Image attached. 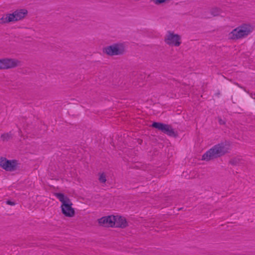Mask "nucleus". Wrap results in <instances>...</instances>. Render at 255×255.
I'll use <instances>...</instances> for the list:
<instances>
[{
  "label": "nucleus",
  "mask_w": 255,
  "mask_h": 255,
  "mask_svg": "<svg viewBox=\"0 0 255 255\" xmlns=\"http://www.w3.org/2000/svg\"><path fill=\"white\" fill-rule=\"evenodd\" d=\"M106 176H100V178L99 179V181L101 182V183H105L106 181Z\"/></svg>",
  "instance_id": "obj_14"
},
{
  "label": "nucleus",
  "mask_w": 255,
  "mask_h": 255,
  "mask_svg": "<svg viewBox=\"0 0 255 255\" xmlns=\"http://www.w3.org/2000/svg\"><path fill=\"white\" fill-rule=\"evenodd\" d=\"M164 40L167 44L172 46H179L181 43L180 36L170 31L167 32Z\"/></svg>",
  "instance_id": "obj_8"
},
{
  "label": "nucleus",
  "mask_w": 255,
  "mask_h": 255,
  "mask_svg": "<svg viewBox=\"0 0 255 255\" xmlns=\"http://www.w3.org/2000/svg\"><path fill=\"white\" fill-rule=\"evenodd\" d=\"M54 195L61 203L60 207L62 214L67 217H73L75 215V210L69 198L62 193H55Z\"/></svg>",
  "instance_id": "obj_2"
},
{
  "label": "nucleus",
  "mask_w": 255,
  "mask_h": 255,
  "mask_svg": "<svg viewBox=\"0 0 255 255\" xmlns=\"http://www.w3.org/2000/svg\"><path fill=\"white\" fill-rule=\"evenodd\" d=\"M152 127L166 134L168 136L175 137L176 133L170 125L158 122H154Z\"/></svg>",
  "instance_id": "obj_7"
},
{
  "label": "nucleus",
  "mask_w": 255,
  "mask_h": 255,
  "mask_svg": "<svg viewBox=\"0 0 255 255\" xmlns=\"http://www.w3.org/2000/svg\"><path fill=\"white\" fill-rule=\"evenodd\" d=\"M11 137L12 134L11 132L2 134L0 136L1 139L4 141L8 140Z\"/></svg>",
  "instance_id": "obj_12"
},
{
  "label": "nucleus",
  "mask_w": 255,
  "mask_h": 255,
  "mask_svg": "<svg viewBox=\"0 0 255 255\" xmlns=\"http://www.w3.org/2000/svg\"><path fill=\"white\" fill-rule=\"evenodd\" d=\"M237 159L235 158V159H233V160L231 161V162L232 163V164H237Z\"/></svg>",
  "instance_id": "obj_16"
},
{
  "label": "nucleus",
  "mask_w": 255,
  "mask_h": 255,
  "mask_svg": "<svg viewBox=\"0 0 255 255\" xmlns=\"http://www.w3.org/2000/svg\"><path fill=\"white\" fill-rule=\"evenodd\" d=\"M114 215L104 216L98 220V223L103 226L114 227Z\"/></svg>",
  "instance_id": "obj_10"
},
{
  "label": "nucleus",
  "mask_w": 255,
  "mask_h": 255,
  "mask_svg": "<svg viewBox=\"0 0 255 255\" xmlns=\"http://www.w3.org/2000/svg\"><path fill=\"white\" fill-rule=\"evenodd\" d=\"M229 143L222 142L214 145L208 150L202 156V160L208 161L221 157L229 151Z\"/></svg>",
  "instance_id": "obj_1"
},
{
  "label": "nucleus",
  "mask_w": 255,
  "mask_h": 255,
  "mask_svg": "<svg viewBox=\"0 0 255 255\" xmlns=\"http://www.w3.org/2000/svg\"><path fill=\"white\" fill-rule=\"evenodd\" d=\"M27 13V11L25 9L16 10L12 13H8L3 15L0 18V23H5L19 20L23 18Z\"/></svg>",
  "instance_id": "obj_5"
},
{
  "label": "nucleus",
  "mask_w": 255,
  "mask_h": 255,
  "mask_svg": "<svg viewBox=\"0 0 255 255\" xmlns=\"http://www.w3.org/2000/svg\"><path fill=\"white\" fill-rule=\"evenodd\" d=\"M20 62L15 59H0V70L13 68L17 66Z\"/></svg>",
  "instance_id": "obj_9"
},
{
  "label": "nucleus",
  "mask_w": 255,
  "mask_h": 255,
  "mask_svg": "<svg viewBox=\"0 0 255 255\" xmlns=\"http://www.w3.org/2000/svg\"><path fill=\"white\" fill-rule=\"evenodd\" d=\"M125 47L123 44L116 43L105 47L103 51L107 54L113 56L118 55L124 53Z\"/></svg>",
  "instance_id": "obj_6"
},
{
  "label": "nucleus",
  "mask_w": 255,
  "mask_h": 255,
  "mask_svg": "<svg viewBox=\"0 0 255 255\" xmlns=\"http://www.w3.org/2000/svg\"><path fill=\"white\" fill-rule=\"evenodd\" d=\"M253 30L251 24H243L233 29L229 34V38L231 39H240L248 36Z\"/></svg>",
  "instance_id": "obj_3"
},
{
  "label": "nucleus",
  "mask_w": 255,
  "mask_h": 255,
  "mask_svg": "<svg viewBox=\"0 0 255 255\" xmlns=\"http://www.w3.org/2000/svg\"><path fill=\"white\" fill-rule=\"evenodd\" d=\"M166 0H156V3H161L165 2Z\"/></svg>",
  "instance_id": "obj_15"
},
{
  "label": "nucleus",
  "mask_w": 255,
  "mask_h": 255,
  "mask_svg": "<svg viewBox=\"0 0 255 255\" xmlns=\"http://www.w3.org/2000/svg\"><path fill=\"white\" fill-rule=\"evenodd\" d=\"M100 175L103 176V175H104V173H102V174H100Z\"/></svg>",
  "instance_id": "obj_17"
},
{
  "label": "nucleus",
  "mask_w": 255,
  "mask_h": 255,
  "mask_svg": "<svg viewBox=\"0 0 255 255\" xmlns=\"http://www.w3.org/2000/svg\"><path fill=\"white\" fill-rule=\"evenodd\" d=\"M114 227L125 228L128 225V222L124 217L116 215H114Z\"/></svg>",
  "instance_id": "obj_11"
},
{
  "label": "nucleus",
  "mask_w": 255,
  "mask_h": 255,
  "mask_svg": "<svg viewBox=\"0 0 255 255\" xmlns=\"http://www.w3.org/2000/svg\"><path fill=\"white\" fill-rule=\"evenodd\" d=\"M221 11L218 8H214L211 10V15L213 16H218L221 14Z\"/></svg>",
  "instance_id": "obj_13"
},
{
  "label": "nucleus",
  "mask_w": 255,
  "mask_h": 255,
  "mask_svg": "<svg viewBox=\"0 0 255 255\" xmlns=\"http://www.w3.org/2000/svg\"><path fill=\"white\" fill-rule=\"evenodd\" d=\"M0 167L6 171L13 172L19 170L20 163L15 159L8 160L5 157H0Z\"/></svg>",
  "instance_id": "obj_4"
}]
</instances>
